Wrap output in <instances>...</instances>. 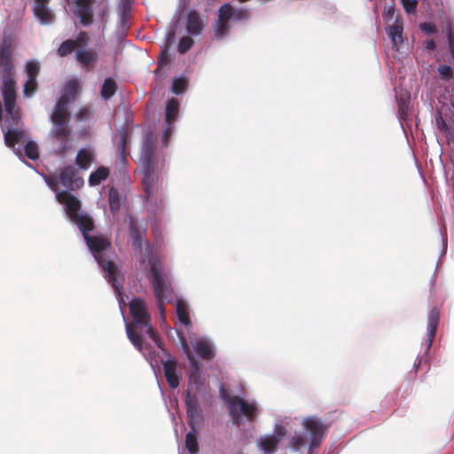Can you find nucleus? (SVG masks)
<instances>
[{"instance_id":"412c9836","label":"nucleus","mask_w":454,"mask_h":454,"mask_svg":"<svg viewBox=\"0 0 454 454\" xmlns=\"http://www.w3.org/2000/svg\"><path fill=\"white\" fill-rule=\"evenodd\" d=\"M440 320V314L438 309H432L427 315V350L430 349L435 333L437 331Z\"/></svg>"},{"instance_id":"cd10ccee","label":"nucleus","mask_w":454,"mask_h":454,"mask_svg":"<svg viewBox=\"0 0 454 454\" xmlns=\"http://www.w3.org/2000/svg\"><path fill=\"white\" fill-rule=\"evenodd\" d=\"M279 437L275 434L266 435L260 438V448L264 452L272 454L277 450Z\"/></svg>"},{"instance_id":"f03ea898","label":"nucleus","mask_w":454,"mask_h":454,"mask_svg":"<svg viewBox=\"0 0 454 454\" xmlns=\"http://www.w3.org/2000/svg\"><path fill=\"white\" fill-rule=\"evenodd\" d=\"M129 311L133 321L126 325V331L128 338L136 348L139 351H142L144 348V340L142 336L144 330L151 340L160 348L161 341L151 325V317L147 311L145 302L139 298L131 300L129 302Z\"/></svg>"},{"instance_id":"603ef678","label":"nucleus","mask_w":454,"mask_h":454,"mask_svg":"<svg viewBox=\"0 0 454 454\" xmlns=\"http://www.w3.org/2000/svg\"><path fill=\"white\" fill-rule=\"evenodd\" d=\"M169 134H170V130H169V129H166V130H165V132H164V135H163V138H164L165 140H167V139H168V136H169Z\"/></svg>"},{"instance_id":"c03bdc74","label":"nucleus","mask_w":454,"mask_h":454,"mask_svg":"<svg viewBox=\"0 0 454 454\" xmlns=\"http://www.w3.org/2000/svg\"><path fill=\"white\" fill-rule=\"evenodd\" d=\"M290 445L294 450H299L305 445V440L301 435H294L290 440Z\"/></svg>"},{"instance_id":"f257e3e1","label":"nucleus","mask_w":454,"mask_h":454,"mask_svg":"<svg viewBox=\"0 0 454 454\" xmlns=\"http://www.w3.org/2000/svg\"><path fill=\"white\" fill-rule=\"evenodd\" d=\"M67 91L57 101L51 115L52 127L50 132L55 155L64 157L72 149V128L69 125L68 105L74 98L76 84H67Z\"/></svg>"},{"instance_id":"4be33fe9","label":"nucleus","mask_w":454,"mask_h":454,"mask_svg":"<svg viewBox=\"0 0 454 454\" xmlns=\"http://www.w3.org/2000/svg\"><path fill=\"white\" fill-rule=\"evenodd\" d=\"M164 375L168 386L171 388H176L180 383V378L176 374V362L174 359H168L163 362Z\"/></svg>"},{"instance_id":"2f4dec72","label":"nucleus","mask_w":454,"mask_h":454,"mask_svg":"<svg viewBox=\"0 0 454 454\" xmlns=\"http://www.w3.org/2000/svg\"><path fill=\"white\" fill-rule=\"evenodd\" d=\"M117 90L116 82L111 78H106L101 86L100 95L105 100L110 99Z\"/></svg>"},{"instance_id":"c85d7f7f","label":"nucleus","mask_w":454,"mask_h":454,"mask_svg":"<svg viewBox=\"0 0 454 454\" xmlns=\"http://www.w3.org/2000/svg\"><path fill=\"white\" fill-rule=\"evenodd\" d=\"M185 447L190 454H197L199 452L197 427H191V430L186 434Z\"/></svg>"},{"instance_id":"a211bd4d","label":"nucleus","mask_w":454,"mask_h":454,"mask_svg":"<svg viewBox=\"0 0 454 454\" xmlns=\"http://www.w3.org/2000/svg\"><path fill=\"white\" fill-rule=\"evenodd\" d=\"M206 27L200 14L194 10L189 11L186 15L185 27L189 34L199 35L202 33Z\"/></svg>"},{"instance_id":"6ab92c4d","label":"nucleus","mask_w":454,"mask_h":454,"mask_svg":"<svg viewBox=\"0 0 454 454\" xmlns=\"http://www.w3.org/2000/svg\"><path fill=\"white\" fill-rule=\"evenodd\" d=\"M50 0H35L34 14L42 24H51L54 20L53 12L48 8Z\"/></svg>"},{"instance_id":"3c124183","label":"nucleus","mask_w":454,"mask_h":454,"mask_svg":"<svg viewBox=\"0 0 454 454\" xmlns=\"http://www.w3.org/2000/svg\"><path fill=\"white\" fill-rule=\"evenodd\" d=\"M426 47H427V49H428L430 51H434L435 49V43L432 40L431 41H427Z\"/></svg>"},{"instance_id":"ea45409f","label":"nucleus","mask_w":454,"mask_h":454,"mask_svg":"<svg viewBox=\"0 0 454 454\" xmlns=\"http://www.w3.org/2000/svg\"><path fill=\"white\" fill-rule=\"evenodd\" d=\"M194 41L192 37L183 36L182 38H180L177 45L178 52L181 54L187 52L192 47Z\"/></svg>"},{"instance_id":"a878e982","label":"nucleus","mask_w":454,"mask_h":454,"mask_svg":"<svg viewBox=\"0 0 454 454\" xmlns=\"http://www.w3.org/2000/svg\"><path fill=\"white\" fill-rule=\"evenodd\" d=\"M13 39L12 35L4 34L0 42V59H13Z\"/></svg>"},{"instance_id":"37998d69","label":"nucleus","mask_w":454,"mask_h":454,"mask_svg":"<svg viewBox=\"0 0 454 454\" xmlns=\"http://www.w3.org/2000/svg\"><path fill=\"white\" fill-rule=\"evenodd\" d=\"M404 11L410 14L414 13L417 10L418 0H400Z\"/></svg>"},{"instance_id":"864d4df0","label":"nucleus","mask_w":454,"mask_h":454,"mask_svg":"<svg viewBox=\"0 0 454 454\" xmlns=\"http://www.w3.org/2000/svg\"><path fill=\"white\" fill-rule=\"evenodd\" d=\"M106 11L104 9V10H102V11L99 12V15H101V16L103 17L104 15H106Z\"/></svg>"},{"instance_id":"bb28decb","label":"nucleus","mask_w":454,"mask_h":454,"mask_svg":"<svg viewBox=\"0 0 454 454\" xmlns=\"http://www.w3.org/2000/svg\"><path fill=\"white\" fill-rule=\"evenodd\" d=\"M117 140V153L120 160L126 161V150L128 145L129 132L126 128L119 130Z\"/></svg>"},{"instance_id":"4468645a","label":"nucleus","mask_w":454,"mask_h":454,"mask_svg":"<svg viewBox=\"0 0 454 454\" xmlns=\"http://www.w3.org/2000/svg\"><path fill=\"white\" fill-rule=\"evenodd\" d=\"M96 0H74V14L83 27H89L93 23V7Z\"/></svg>"},{"instance_id":"a19ab883","label":"nucleus","mask_w":454,"mask_h":454,"mask_svg":"<svg viewBox=\"0 0 454 454\" xmlns=\"http://www.w3.org/2000/svg\"><path fill=\"white\" fill-rule=\"evenodd\" d=\"M446 36L449 43V49L451 55L454 57V29L451 24H448L445 27Z\"/></svg>"},{"instance_id":"8fccbe9b","label":"nucleus","mask_w":454,"mask_h":454,"mask_svg":"<svg viewBox=\"0 0 454 454\" xmlns=\"http://www.w3.org/2000/svg\"><path fill=\"white\" fill-rule=\"evenodd\" d=\"M436 123L440 129L443 130V129H447V125H446L444 120L441 116L436 119Z\"/></svg>"},{"instance_id":"c756f323","label":"nucleus","mask_w":454,"mask_h":454,"mask_svg":"<svg viewBox=\"0 0 454 454\" xmlns=\"http://www.w3.org/2000/svg\"><path fill=\"white\" fill-rule=\"evenodd\" d=\"M179 112V102L176 98H170L167 101L165 111V121L170 125L176 120Z\"/></svg>"},{"instance_id":"72a5a7b5","label":"nucleus","mask_w":454,"mask_h":454,"mask_svg":"<svg viewBox=\"0 0 454 454\" xmlns=\"http://www.w3.org/2000/svg\"><path fill=\"white\" fill-rule=\"evenodd\" d=\"M176 310L178 320L181 324L187 326L191 325L188 308L186 303L182 300H177L176 302Z\"/></svg>"},{"instance_id":"f8f14e48","label":"nucleus","mask_w":454,"mask_h":454,"mask_svg":"<svg viewBox=\"0 0 454 454\" xmlns=\"http://www.w3.org/2000/svg\"><path fill=\"white\" fill-rule=\"evenodd\" d=\"M185 406L187 414V423L190 427H199L202 423L201 410L199 398L191 388L186 390Z\"/></svg>"},{"instance_id":"79ce46f5","label":"nucleus","mask_w":454,"mask_h":454,"mask_svg":"<svg viewBox=\"0 0 454 454\" xmlns=\"http://www.w3.org/2000/svg\"><path fill=\"white\" fill-rule=\"evenodd\" d=\"M438 73L442 80L449 81L453 76V69L447 65H441L438 67Z\"/></svg>"},{"instance_id":"de8ad7c7","label":"nucleus","mask_w":454,"mask_h":454,"mask_svg":"<svg viewBox=\"0 0 454 454\" xmlns=\"http://www.w3.org/2000/svg\"><path fill=\"white\" fill-rule=\"evenodd\" d=\"M395 9L393 5L386 7L383 12V18L386 21H389L394 18Z\"/></svg>"},{"instance_id":"f3484780","label":"nucleus","mask_w":454,"mask_h":454,"mask_svg":"<svg viewBox=\"0 0 454 454\" xmlns=\"http://www.w3.org/2000/svg\"><path fill=\"white\" fill-rule=\"evenodd\" d=\"M403 22L402 18L397 16L392 25L387 27V34L390 38L393 50L398 51L403 43Z\"/></svg>"},{"instance_id":"49530a36","label":"nucleus","mask_w":454,"mask_h":454,"mask_svg":"<svg viewBox=\"0 0 454 454\" xmlns=\"http://www.w3.org/2000/svg\"><path fill=\"white\" fill-rule=\"evenodd\" d=\"M420 29L427 35H432L436 32L434 25L429 22H424L419 25Z\"/></svg>"},{"instance_id":"0eeeda50","label":"nucleus","mask_w":454,"mask_h":454,"mask_svg":"<svg viewBox=\"0 0 454 454\" xmlns=\"http://www.w3.org/2000/svg\"><path fill=\"white\" fill-rule=\"evenodd\" d=\"M248 17L247 9H235L230 4H223L217 11V20L212 25L214 38L222 39L228 35L231 20H242Z\"/></svg>"},{"instance_id":"09e8293b","label":"nucleus","mask_w":454,"mask_h":454,"mask_svg":"<svg viewBox=\"0 0 454 454\" xmlns=\"http://www.w3.org/2000/svg\"><path fill=\"white\" fill-rule=\"evenodd\" d=\"M89 114H90L89 109L81 108L77 113V118L80 120H82V119L86 118Z\"/></svg>"},{"instance_id":"20e7f679","label":"nucleus","mask_w":454,"mask_h":454,"mask_svg":"<svg viewBox=\"0 0 454 454\" xmlns=\"http://www.w3.org/2000/svg\"><path fill=\"white\" fill-rule=\"evenodd\" d=\"M90 38L86 31H80L75 39H67L58 47L56 53L64 58L74 52L76 62L81 67L93 70L98 62V54L94 49H87Z\"/></svg>"},{"instance_id":"6e6552de","label":"nucleus","mask_w":454,"mask_h":454,"mask_svg":"<svg viewBox=\"0 0 454 454\" xmlns=\"http://www.w3.org/2000/svg\"><path fill=\"white\" fill-rule=\"evenodd\" d=\"M223 400L227 403L229 415L234 425L239 426L242 417H245L248 422L255 421L258 412L255 403H249L238 395H224Z\"/></svg>"},{"instance_id":"393cba45","label":"nucleus","mask_w":454,"mask_h":454,"mask_svg":"<svg viewBox=\"0 0 454 454\" xmlns=\"http://www.w3.org/2000/svg\"><path fill=\"white\" fill-rule=\"evenodd\" d=\"M153 183H154V175L153 171L151 169L150 164L148 163L145 172H144V177H143V186L145 190V196L146 199V201H150L153 199Z\"/></svg>"},{"instance_id":"1a4fd4ad","label":"nucleus","mask_w":454,"mask_h":454,"mask_svg":"<svg viewBox=\"0 0 454 454\" xmlns=\"http://www.w3.org/2000/svg\"><path fill=\"white\" fill-rule=\"evenodd\" d=\"M77 169L71 166H66L59 170V174L56 176L48 177L46 182L48 185L57 193L59 185L61 184L67 192L80 188L83 184V179L77 176Z\"/></svg>"},{"instance_id":"423d86ee","label":"nucleus","mask_w":454,"mask_h":454,"mask_svg":"<svg viewBox=\"0 0 454 454\" xmlns=\"http://www.w3.org/2000/svg\"><path fill=\"white\" fill-rule=\"evenodd\" d=\"M87 246L92 253L98 264L105 272V276L116 293H120V285L117 280L119 268L117 264L107 254L111 248V242L102 236H85Z\"/></svg>"},{"instance_id":"dca6fc26","label":"nucleus","mask_w":454,"mask_h":454,"mask_svg":"<svg viewBox=\"0 0 454 454\" xmlns=\"http://www.w3.org/2000/svg\"><path fill=\"white\" fill-rule=\"evenodd\" d=\"M56 198L59 203L65 205L67 214L68 217L70 218V220H72L73 218H74L75 216H77L78 215L81 214L80 213V210H81L80 200L75 196L71 194L69 192H67V191L58 192L56 194Z\"/></svg>"},{"instance_id":"39448f33","label":"nucleus","mask_w":454,"mask_h":454,"mask_svg":"<svg viewBox=\"0 0 454 454\" xmlns=\"http://www.w3.org/2000/svg\"><path fill=\"white\" fill-rule=\"evenodd\" d=\"M145 250V256L141 260V262L145 263L148 261V263L151 266L150 279L153 288L154 296L157 301V309L162 319L165 320L166 316L164 303L168 301V297L171 296V282L164 273L160 262L153 258L150 246H146Z\"/></svg>"},{"instance_id":"ddd939ff","label":"nucleus","mask_w":454,"mask_h":454,"mask_svg":"<svg viewBox=\"0 0 454 454\" xmlns=\"http://www.w3.org/2000/svg\"><path fill=\"white\" fill-rule=\"evenodd\" d=\"M41 67L38 61L29 60L25 65L27 80L23 85V96L31 98L38 90L37 76L40 74Z\"/></svg>"},{"instance_id":"7c9ffc66","label":"nucleus","mask_w":454,"mask_h":454,"mask_svg":"<svg viewBox=\"0 0 454 454\" xmlns=\"http://www.w3.org/2000/svg\"><path fill=\"white\" fill-rule=\"evenodd\" d=\"M94 156L93 154L85 149H81L78 151L75 164L82 169H88L93 161Z\"/></svg>"},{"instance_id":"b1692460","label":"nucleus","mask_w":454,"mask_h":454,"mask_svg":"<svg viewBox=\"0 0 454 454\" xmlns=\"http://www.w3.org/2000/svg\"><path fill=\"white\" fill-rule=\"evenodd\" d=\"M193 348L197 355L205 360L209 361L215 357V350L212 345L207 340H197L193 345Z\"/></svg>"},{"instance_id":"f704fd0d","label":"nucleus","mask_w":454,"mask_h":454,"mask_svg":"<svg viewBox=\"0 0 454 454\" xmlns=\"http://www.w3.org/2000/svg\"><path fill=\"white\" fill-rule=\"evenodd\" d=\"M131 0H121L120 3V22L122 27L128 26L129 20L131 13Z\"/></svg>"},{"instance_id":"7ed1b4c3","label":"nucleus","mask_w":454,"mask_h":454,"mask_svg":"<svg viewBox=\"0 0 454 454\" xmlns=\"http://www.w3.org/2000/svg\"><path fill=\"white\" fill-rule=\"evenodd\" d=\"M5 115L2 118L1 129L4 132L6 146L14 149L16 144L23 142L26 132L19 106H17V94L9 97L3 96Z\"/></svg>"},{"instance_id":"2eb2a0df","label":"nucleus","mask_w":454,"mask_h":454,"mask_svg":"<svg viewBox=\"0 0 454 454\" xmlns=\"http://www.w3.org/2000/svg\"><path fill=\"white\" fill-rule=\"evenodd\" d=\"M187 358L190 362V371L188 373L189 386L192 391H199L203 385L202 371L199 361L194 357L192 352L187 349Z\"/></svg>"},{"instance_id":"9b49d317","label":"nucleus","mask_w":454,"mask_h":454,"mask_svg":"<svg viewBox=\"0 0 454 454\" xmlns=\"http://www.w3.org/2000/svg\"><path fill=\"white\" fill-rule=\"evenodd\" d=\"M302 427L309 433V449L317 448L325 437L328 427L322 420L314 417L305 418Z\"/></svg>"},{"instance_id":"4c0bfd02","label":"nucleus","mask_w":454,"mask_h":454,"mask_svg":"<svg viewBox=\"0 0 454 454\" xmlns=\"http://www.w3.org/2000/svg\"><path fill=\"white\" fill-rule=\"evenodd\" d=\"M398 114L402 120H406L409 116V103L410 97L403 98V96L397 98Z\"/></svg>"},{"instance_id":"5701e85b","label":"nucleus","mask_w":454,"mask_h":454,"mask_svg":"<svg viewBox=\"0 0 454 454\" xmlns=\"http://www.w3.org/2000/svg\"><path fill=\"white\" fill-rule=\"evenodd\" d=\"M71 221L76 223L83 238L89 236V232L94 229V221L92 217L86 213H81Z\"/></svg>"},{"instance_id":"aec40b11","label":"nucleus","mask_w":454,"mask_h":454,"mask_svg":"<svg viewBox=\"0 0 454 454\" xmlns=\"http://www.w3.org/2000/svg\"><path fill=\"white\" fill-rule=\"evenodd\" d=\"M129 232L132 239V247L135 251H141L143 249V236L145 230H141L137 226V221L136 217L129 216Z\"/></svg>"},{"instance_id":"a18cd8bd","label":"nucleus","mask_w":454,"mask_h":454,"mask_svg":"<svg viewBox=\"0 0 454 454\" xmlns=\"http://www.w3.org/2000/svg\"><path fill=\"white\" fill-rule=\"evenodd\" d=\"M169 63V58L168 56V51L167 50L163 51L160 55L159 56L158 58V67L157 69L154 71V73L157 74L160 68L167 66L168 64Z\"/></svg>"},{"instance_id":"9d476101","label":"nucleus","mask_w":454,"mask_h":454,"mask_svg":"<svg viewBox=\"0 0 454 454\" xmlns=\"http://www.w3.org/2000/svg\"><path fill=\"white\" fill-rule=\"evenodd\" d=\"M13 59H0L1 92L9 97L17 94Z\"/></svg>"},{"instance_id":"c9c22d12","label":"nucleus","mask_w":454,"mask_h":454,"mask_svg":"<svg viewBox=\"0 0 454 454\" xmlns=\"http://www.w3.org/2000/svg\"><path fill=\"white\" fill-rule=\"evenodd\" d=\"M108 200L111 212L113 214L118 213L121 208V198L119 191L116 188L111 187L109 189Z\"/></svg>"},{"instance_id":"58836bf2","label":"nucleus","mask_w":454,"mask_h":454,"mask_svg":"<svg viewBox=\"0 0 454 454\" xmlns=\"http://www.w3.org/2000/svg\"><path fill=\"white\" fill-rule=\"evenodd\" d=\"M25 155L30 160H36L39 157V150L36 143L28 141L24 147Z\"/></svg>"},{"instance_id":"5fc2aeb1","label":"nucleus","mask_w":454,"mask_h":454,"mask_svg":"<svg viewBox=\"0 0 454 454\" xmlns=\"http://www.w3.org/2000/svg\"><path fill=\"white\" fill-rule=\"evenodd\" d=\"M17 153H18L19 155H21V152H20L19 149H17Z\"/></svg>"},{"instance_id":"473e14b6","label":"nucleus","mask_w":454,"mask_h":454,"mask_svg":"<svg viewBox=\"0 0 454 454\" xmlns=\"http://www.w3.org/2000/svg\"><path fill=\"white\" fill-rule=\"evenodd\" d=\"M109 176V170L106 167H98L89 176V184L90 186L98 185L102 181Z\"/></svg>"},{"instance_id":"e433bc0d","label":"nucleus","mask_w":454,"mask_h":454,"mask_svg":"<svg viewBox=\"0 0 454 454\" xmlns=\"http://www.w3.org/2000/svg\"><path fill=\"white\" fill-rule=\"evenodd\" d=\"M188 81L185 77H176L172 81L171 90L173 93L179 95L186 90Z\"/></svg>"}]
</instances>
